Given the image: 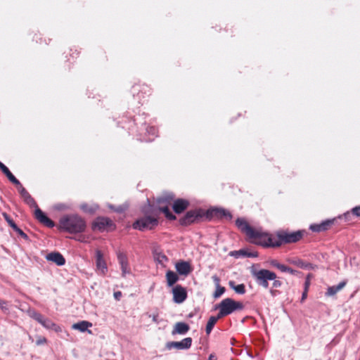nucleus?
Listing matches in <instances>:
<instances>
[{
	"label": "nucleus",
	"instance_id": "obj_31",
	"mask_svg": "<svg viewBox=\"0 0 360 360\" xmlns=\"http://www.w3.org/2000/svg\"><path fill=\"white\" fill-rule=\"evenodd\" d=\"M80 208L82 211H84V212H86V213H90V214H93L95 212L96 210V207H94L93 206H91L86 203H84V204H82L80 205Z\"/></svg>",
	"mask_w": 360,
	"mask_h": 360
},
{
	"label": "nucleus",
	"instance_id": "obj_28",
	"mask_svg": "<svg viewBox=\"0 0 360 360\" xmlns=\"http://www.w3.org/2000/svg\"><path fill=\"white\" fill-rule=\"evenodd\" d=\"M221 318H218V315L217 316H210L207 323V325H206V328H205V330H206V333L207 335H209L212 330L213 329V327L214 326V325L216 324V323L217 322V321L219 319H220Z\"/></svg>",
	"mask_w": 360,
	"mask_h": 360
},
{
	"label": "nucleus",
	"instance_id": "obj_35",
	"mask_svg": "<svg viewBox=\"0 0 360 360\" xmlns=\"http://www.w3.org/2000/svg\"><path fill=\"white\" fill-rule=\"evenodd\" d=\"M310 278H311V274H308L307 278H306L305 282H304V290H305V291H308L309 290V286H310V284H311Z\"/></svg>",
	"mask_w": 360,
	"mask_h": 360
},
{
	"label": "nucleus",
	"instance_id": "obj_48",
	"mask_svg": "<svg viewBox=\"0 0 360 360\" xmlns=\"http://www.w3.org/2000/svg\"><path fill=\"white\" fill-rule=\"evenodd\" d=\"M208 360H216V359L213 354H210Z\"/></svg>",
	"mask_w": 360,
	"mask_h": 360
},
{
	"label": "nucleus",
	"instance_id": "obj_22",
	"mask_svg": "<svg viewBox=\"0 0 360 360\" xmlns=\"http://www.w3.org/2000/svg\"><path fill=\"white\" fill-rule=\"evenodd\" d=\"M190 329V326L188 324L184 322H177L175 323L174 328L172 331V335L180 334L184 335L186 334Z\"/></svg>",
	"mask_w": 360,
	"mask_h": 360
},
{
	"label": "nucleus",
	"instance_id": "obj_5",
	"mask_svg": "<svg viewBox=\"0 0 360 360\" xmlns=\"http://www.w3.org/2000/svg\"><path fill=\"white\" fill-rule=\"evenodd\" d=\"M18 187V192L21 197L23 198L25 202L30 207H36L34 212L35 218L44 226L52 228L54 226V222L49 219L41 209L38 207V205L34 199L31 196L28 191L20 185H15Z\"/></svg>",
	"mask_w": 360,
	"mask_h": 360
},
{
	"label": "nucleus",
	"instance_id": "obj_50",
	"mask_svg": "<svg viewBox=\"0 0 360 360\" xmlns=\"http://www.w3.org/2000/svg\"><path fill=\"white\" fill-rule=\"evenodd\" d=\"M298 265H300V267H302V265H301V263L300 262H298L297 264Z\"/></svg>",
	"mask_w": 360,
	"mask_h": 360
},
{
	"label": "nucleus",
	"instance_id": "obj_30",
	"mask_svg": "<svg viewBox=\"0 0 360 360\" xmlns=\"http://www.w3.org/2000/svg\"><path fill=\"white\" fill-rule=\"evenodd\" d=\"M350 214L356 216V217H360V205L354 207L349 212L344 214V217L347 219Z\"/></svg>",
	"mask_w": 360,
	"mask_h": 360
},
{
	"label": "nucleus",
	"instance_id": "obj_33",
	"mask_svg": "<svg viewBox=\"0 0 360 360\" xmlns=\"http://www.w3.org/2000/svg\"><path fill=\"white\" fill-rule=\"evenodd\" d=\"M233 288L236 292L238 294H244L245 292V287L244 284H239L236 286H233Z\"/></svg>",
	"mask_w": 360,
	"mask_h": 360
},
{
	"label": "nucleus",
	"instance_id": "obj_34",
	"mask_svg": "<svg viewBox=\"0 0 360 360\" xmlns=\"http://www.w3.org/2000/svg\"><path fill=\"white\" fill-rule=\"evenodd\" d=\"M46 342H47V339L45 337L40 336V335L37 337V341H36L37 345H38V346L46 344Z\"/></svg>",
	"mask_w": 360,
	"mask_h": 360
},
{
	"label": "nucleus",
	"instance_id": "obj_39",
	"mask_svg": "<svg viewBox=\"0 0 360 360\" xmlns=\"http://www.w3.org/2000/svg\"><path fill=\"white\" fill-rule=\"evenodd\" d=\"M158 314H154L153 315H149V317H151L152 318V320L154 323H159V320H158Z\"/></svg>",
	"mask_w": 360,
	"mask_h": 360
},
{
	"label": "nucleus",
	"instance_id": "obj_13",
	"mask_svg": "<svg viewBox=\"0 0 360 360\" xmlns=\"http://www.w3.org/2000/svg\"><path fill=\"white\" fill-rule=\"evenodd\" d=\"M172 294L173 301L177 304L184 302L187 298V291L181 285H176L173 288Z\"/></svg>",
	"mask_w": 360,
	"mask_h": 360
},
{
	"label": "nucleus",
	"instance_id": "obj_29",
	"mask_svg": "<svg viewBox=\"0 0 360 360\" xmlns=\"http://www.w3.org/2000/svg\"><path fill=\"white\" fill-rule=\"evenodd\" d=\"M154 259L161 264L168 261L167 257L164 253L158 251L154 252Z\"/></svg>",
	"mask_w": 360,
	"mask_h": 360
},
{
	"label": "nucleus",
	"instance_id": "obj_1",
	"mask_svg": "<svg viewBox=\"0 0 360 360\" xmlns=\"http://www.w3.org/2000/svg\"><path fill=\"white\" fill-rule=\"evenodd\" d=\"M141 215L132 224V228L141 231L155 229L159 224V211L150 200L142 206Z\"/></svg>",
	"mask_w": 360,
	"mask_h": 360
},
{
	"label": "nucleus",
	"instance_id": "obj_7",
	"mask_svg": "<svg viewBox=\"0 0 360 360\" xmlns=\"http://www.w3.org/2000/svg\"><path fill=\"white\" fill-rule=\"evenodd\" d=\"M218 318H222L231 314L235 311L242 310L244 305L240 302H237L231 298L224 299L219 304Z\"/></svg>",
	"mask_w": 360,
	"mask_h": 360
},
{
	"label": "nucleus",
	"instance_id": "obj_4",
	"mask_svg": "<svg viewBox=\"0 0 360 360\" xmlns=\"http://www.w3.org/2000/svg\"><path fill=\"white\" fill-rule=\"evenodd\" d=\"M304 231L294 232L281 231L278 233L277 238L267 234L268 240L264 247L278 248L283 243H293L300 241L304 236Z\"/></svg>",
	"mask_w": 360,
	"mask_h": 360
},
{
	"label": "nucleus",
	"instance_id": "obj_32",
	"mask_svg": "<svg viewBox=\"0 0 360 360\" xmlns=\"http://www.w3.org/2000/svg\"><path fill=\"white\" fill-rule=\"evenodd\" d=\"M3 216L4 217V219H6V221L8 222V224H9V226L13 229H17V225L14 222V221L11 218V217L6 214V213H4L3 214Z\"/></svg>",
	"mask_w": 360,
	"mask_h": 360
},
{
	"label": "nucleus",
	"instance_id": "obj_47",
	"mask_svg": "<svg viewBox=\"0 0 360 360\" xmlns=\"http://www.w3.org/2000/svg\"><path fill=\"white\" fill-rule=\"evenodd\" d=\"M278 292V290H274V289H271L270 290V293L271 294V295L273 296H275L276 295V293Z\"/></svg>",
	"mask_w": 360,
	"mask_h": 360
},
{
	"label": "nucleus",
	"instance_id": "obj_26",
	"mask_svg": "<svg viewBox=\"0 0 360 360\" xmlns=\"http://www.w3.org/2000/svg\"><path fill=\"white\" fill-rule=\"evenodd\" d=\"M92 323L87 321H81L78 323H74L72 326L73 329L78 330L81 332L86 331L88 328L91 327Z\"/></svg>",
	"mask_w": 360,
	"mask_h": 360
},
{
	"label": "nucleus",
	"instance_id": "obj_3",
	"mask_svg": "<svg viewBox=\"0 0 360 360\" xmlns=\"http://www.w3.org/2000/svg\"><path fill=\"white\" fill-rule=\"evenodd\" d=\"M59 228L69 233H80L86 230V223L78 214H67L60 218Z\"/></svg>",
	"mask_w": 360,
	"mask_h": 360
},
{
	"label": "nucleus",
	"instance_id": "obj_41",
	"mask_svg": "<svg viewBox=\"0 0 360 360\" xmlns=\"http://www.w3.org/2000/svg\"><path fill=\"white\" fill-rule=\"evenodd\" d=\"M287 267V266L280 264L279 266H278V269H279L282 272H286Z\"/></svg>",
	"mask_w": 360,
	"mask_h": 360
},
{
	"label": "nucleus",
	"instance_id": "obj_9",
	"mask_svg": "<svg viewBox=\"0 0 360 360\" xmlns=\"http://www.w3.org/2000/svg\"><path fill=\"white\" fill-rule=\"evenodd\" d=\"M30 316L31 318L37 321L38 323L41 324L45 328L48 330H53L56 332L61 331V328L59 326L53 322L51 319L44 317L42 314L37 311H30Z\"/></svg>",
	"mask_w": 360,
	"mask_h": 360
},
{
	"label": "nucleus",
	"instance_id": "obj_38",
	"mask_svg": "<svg viewBox=\"0 0 360 360\" xmlns=\"http://www.w3.org/2000/svg\"><path fill=\"white\" fill-rule=\"evenodd\" d=\"M15 232H17L22 238H25V239H27L28 238V236L27 235L24 233L20 228H18L17 226V229H13Z\"/></svg>",
	"mask_w": 360,
	"mask_h": 360
},
{
	"label": "nucleus",
	"instance_id": "obj_16",
	"mask_svg": "<svg viewBox=\"0 0 360 360\" xmlns=\"http://www.w3.org/2000/svg\"><path fill=\"white\" fill-rule=\"evenodd\" d=\"M335 219H327L322 221L320 224H314L310 225L309 229L313 232H322L326 231L330 229V227L335 224Z\"/></svg>",
	"mask_w": 360,
	"mask_h": 360
},
{
	"label": "nucleus",
	"instance_id": "obj_45",
	"mask_svg": "<svg viewBox=\"0 0 360 360\" xmlns=\"http://www.w3.org/2000/svg\"><path fill=\"white\" fill-rule=\"evenodd\" d=\"M286 272H288V273H289V274H290L294 275V274H295V273L297 272V271H296V270H294V269H292V268H290V267H288H288H287Z\"/></svg>",
	"mask_w": 360,
	"mask_h": 360
},
{
	"label": "nucleus",
	"instance_id": "obj_25",
	"mask_svg": "<svg viewBox=\"0 0 360 360\" xmlns=\"http://www.w3.org/2000/svg\"><path fill=\"white\" fill-rule=\"evenodd\" d=\"M212 279L214 281L216 287H217L213 296L214 298H218L224 293L226 289L224 287H222L219 285L220 279L218 276H213Z\"/></svg>",
	"mask_w": 360,
	"mask_h": 360
},
{
	"label": "nucleus",
	"instance_id": "obj_21",
	"mask_svg": "<svg viewBox=\"0 0 360 360\" xmlns=\"http://www.w3.org/2000/svg\"><path fill=\"white\" fill-rule=\"evenodd\" d=\"M48 261L54 262L58 266L65 264V259L60 252H51L46 256Z\"/></svg>",
	"mask_w": 360,
	"mask_h": 360
},
{
	"label": "nucleus",
	"instance_id": "obj_20",
	"mask_svg": "<svg viewBox=\"0 0 360 360\" xmlns=\"http://www.w3.org/2000/svg\"><path fill=\"white\" fill-rule=\"evenodd\" d=\"M210 214L212 217L219 219H226L227 220L232 219V214L229 211L221 208L213 209L210 211Z\"/></svg>",
	"mask_w": 360,
	"mask_h": 360
},
{
	"label": "nucleus",
	"instance_id": "obj_42",
	"mask_svg": "<svg viewBox=\"0 0 360 360\" xmlns=\"http://www.w3.org/2000/svg\"><path fill=\"white\" fill-rule=\"evenodd\" d=\"M72 53H71V56L73 57V58H77L79 55V51H78L77 49H71L70 50Z\"/></svg>",
	"mask_w": 360,
	"mask_h": 360
},
{
	"label": "nucleus",
	"instance_id": "obj_12",
	"mask_svg": "<svg viewBox=\"0 0 360 360\" xmlns=\"http://www.w3.org/2000/svg\"><path fill=\"white\" fill-rule=\"evenodd\" d=\"M131 94L134 97H137L139 100L145 98L151 94V89L145 84H136L131 87Z\"/></svg>",
	"mask_w": 360,
	"mask_h": 360
},
{
	"label": "nucleus",
	"instance_id": "obj_18",
	"mask_svg": "<svg viewBox=\"0 0 360 360\" xmlns=\"http://www.w3.org/2000/svg\"><path fill=\"white\" fill-rule=\"evenodd\" d=\"M189 206L188 200L183 198L174 200L172 208L175 213L181 214L185 211Z\"/></svg>",
	"mask_w": 360,
	"mask_h": 360
},
{
	"label": "nucleus",
	"instance_id": "obj_46",
	"mask_svg": "<svg viewBox=\"0 0 360 360\" xmlns=\"http://www.w3.org/2000/svg\"><path fill=\"white\" fill-rule=\"evenodd\" d=\"M6 302L4 300H0V308L1 309H6Z\"/></svg>",
	"mask_w": 360,
	"mask_h": 360
},
{
	"label": "nucleus",
	"instance_id": "obj_14",
	"mask_svg": "<svg viewBox=\"0 0 360 360\" xmlns=\"http://www.w3.org/2000/svg\"><path fill=\"white\" fill-rule=\"evenodd\" d=\"M192 344L191 338H186L180 342H169L167 343L166 347L168 349L175 348L176 349H186L191 347Z\"/></svg>",
	"mask_w": 360,
	"mask_h": 360
},
{
	"label": "nucleus",
	"instance_id": "obj_19",
	"mask_svg": "<svg viewBox=\"0 0 360 360\" xmlns=\"http://www.w3.org/2000/svg\"><path fill=\"white\" fill-rule=\"evenodd\" d=\"M175 268L180 275L187 276L191 271V267L188 262L181 261L175 264Z\"/></svg>",
	"mask_w": 360,
	"mask_h": 360
},
{
	"label": "nucleus",
	"instance_id": "obj_8",
	"mask_svg": "<svg viewBox=\"0 0 360 360\" xmlns=\"http://www.w3.org/2000/svg\"><path fill=\"white\" fill-rule=\"evenodd\" d=\"M251 273L256 283L264 288H269V281L277 278V276L274 271L265 269H252Z\"/></svg>",
	"mask_w": 360,
	"mask_h": 360
},
{
	"label": "nucleus",
	"instance_id": "obj_43",
	"mask_svg": "<svg viewBox=\"0 0 360 360\" xmlns=\"http://www.w3.org/2000/svg\"><path fill=\"white\" fill-rule=\"evenodd\" d=\"M270 264H271V265L272 266H274V267H275V268H276V269H278V266H279V264H280V263H279L277 260H275V259L271 260V261L270 262Z\"/></svg>",
	"mask_w": 360,
	"mask_h": 360
},
{
	"label": "nucleus",
	"instance_id": "obj_24",
	"mask_svg": "<svg viewBox=\"0 0 360 360\" xmlns=\"http://www.w3.org/2000/svg\"><path fill=\"white\" fill-rule=\"evenodd\" d=\"M0 169L6 176L9 181L14 185H20L19 180L15 177V176L11 172L8 168L1 162H0Z\"/></svg>",
	"mask_w": 360,
	"mask_h": 360
},
{
	"label": "nucleus",
	"instance_id": "obj_11",
	"mask_svg": "<svg viewBox=\"0 0 360 360\" xmlns=\"http://www.w3.org/2000/svg\"><path fill=\"white\" fill-rule=\"evenodd\" d=\"M202 217L203 212L201 210H190L180 219L179 223L182 226H188L193 223L198 222Z\"/></svg>",
	"mask_w": 360,
	"mask_h": 360
},
{
	"label": "nucleus",
	"instance_id": "obj_36",
	"mask_svg": "<svg viewBox=\"0 0 360 360\" xmlns=\"http://www.w3.org/2000/svg\"><path fill=\"white\" fill-rule=\"evenodd\" d=\"M238 252L240 255H243L244 256H248V257H257V253L248 252V251H246L245 250H239Z\"/></svg>",
	"mask_w": 360,
	"mask_h": 360
},
{
	"label": "nucleus",
	"instance_id": "obj_27",
	"mask_svg": "<svg viewBox=\"0 0 360 360\" xmlns=\"http://www.w3.org/2000/svg\"><path fill=\"white\" fill-rule=\"evenodd\" d=\"M166 279L168 286H172L179 280L178 275L172 271H167L166 273Z\"/></svg>",
	"mask_w": 360,
	"mask_h": 360
},
{
	"label": "nucleus",
	"instance_id": "obj_2",
	"mask_svg": "<svg viewBox=\"0 0 360 360\" xmlns=\"http://www.w3.org/2000/svg\"><path fill=\"white\" fill-rule=\"evenodd\" d=\"M236 226L242 233L246 235L250 243L263 247L266 244L265 240H268L267 233L252 227L245 219L238 218L236 221Z\"/></svg>",
	"mask_w": 360,
	"mask_h": 360
},
{
	"label": "nucleus",
	"instance_id": "obj_37",
	"mask_svg": "<svg viewBox=\"0 0 360 360\" xmlns=\"http://www.w3.org/2000/svg\"><path fill=\"white\" fill-rule=\"evenodd\" d=\"M272 281H273V283H272L273 288H278L281 287L282 282L280 280H278L277 278H274Z\"/></svg>",
	"mask_w": 360,
	"mask_h": 360
},
{
	"label": "nucleus",
	"instance_id": "obj_51",
	"mask_svg": "<svg viewBox=\"0 0 360 360\" xmlns=\"http://www.w3.org/2000/svg\"><path fill=\"white\" fill-rule=\"evenodd\" d=\"M298 265H300V267H302V265H301V263L300 262H298L297 264Z\"/></svg>",
	"mask_w": 360,
	"mask_h": 360
},
{
	"label": "nucleus",
	"instance_id": "obj_44",
	"mask_svg": "<svg viewBox=\"0 0 360 360\" xmlns=\"http://www.w3.org/2000/svg\"><path fill=\"white\" fill-rule=\"evenodd\" d=\"M307 293H308V291L304 290V292H302V297H301V302H303L307 299Z\"/></svg>",
	"mask_w": 360,
	"mask_h": 360
},
{
	"label": "nucleus",
	"instance_id": "obj_17",
	"mask_svg": "<svg viewBox=\"0 0 360 360\" xmlns=\"http://www.w3.org/2000/svg\"><path fill=\"white\" fill-rule=\"evenodd\" d=\"M96 269L101 274L105 275L108 271L106 262L103 258V254L99 250L96 251Z\"/></svg>",
	"mask_w": 360,
	"mask_h": 360
},
{
	"label": "nucleus",
	"instance_id": "obj_40",
	"mask_svg": "<svg viewBox=\"0 0 360 360\" xmlns=\"http://www.w3.org/2000/svg\"><path fill=\"white\" fill-rule=\"evenodd\" d=\"M114 297L116 300H120L122 294V292L121 291H117V292H115L114 294Z\"/></svg>",
	"mask_w": 360,
	"mask_h": 360
},
{
	"label": "nucleus",
	"instance_id": "obj_10",
	"mask_svg": "<svg viewBox=\"0 0 360 360\" xmlns=\"http://www.w3.org/2000/svg\"><path fill=\"white\" fill-rule=\"evenodd\" d=\"M94 230L98 229L100 231H112L115 229V224L108 217H97L92 224Z\"/></svg>",
	"mask_w": 360,
	"mask_h": 360
},
{
	"label": "nucleus",
	"instance_id": "obj_23",
	"mask_svg": "<svg viewBox=\"0 0 360 360\" xmlns=\"http://www.w3.org/2000/svg\"><path fill=\"white\" fill-rule=\"evenodd\" d=\"M346 285L347 281H343L337 285L330 286L327 288L325 295L326 297H333L338 292L342 290L345 287Z\"/></svg>",
	"mask_w": 360,
	"mask_h": 360
},
{
	"label": "nucleus",
	"instance_id": "obj_15",
	"mask_svg": "<svg viewBox=\"0 0 360 360\" xmlns=\"http://www.w3.org/2000/svg\"><path fill=\"white\" fill-rule=\"evenodd\" d=\"M117 260L121 266L122 276L124 277L127 274L131 273V269L128 262L127 255L122 252H118L117 254Z\"/></svg>",
	"mask_w": 360,
	"mask_h": 360
},
{
	"label": "nucleus",
	"instance_id": "obj_49",
	"mask_svg": "<svg viewBox=\"0 0 360 360\" xmlns=\"http://www.w3.org/2000/svg\"><path fill=\"white\" fill-rule=\"evenodd\" d=\"M298 265H300V267H302V265H301V263L300 262H298L297 264Z\"/></svg>",
	"mask_w": 360,
	"mask_h": 360
},
{
	"label": "nucleus",
	"instance_id": "obj_6",
	"mask_svg": "<svg viewBox=\"0 0 360 360\" xmlns=\"http://www.w3.org/2000/svg\"><path fill=\"white\" fill-rule=\"evenodd\" d=\"M174 200V195L172 193H163L160 196L158 197L155 200V202L158 206L156 207L159 214L162 212L167 219L169 220L176 219V216L173 214L169 209L170 205Z\"/></svg>",
	"mask_w": 360,
	"mask_h": 360
}]
</instances>
